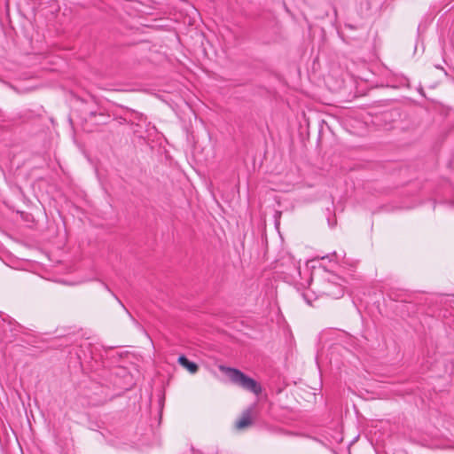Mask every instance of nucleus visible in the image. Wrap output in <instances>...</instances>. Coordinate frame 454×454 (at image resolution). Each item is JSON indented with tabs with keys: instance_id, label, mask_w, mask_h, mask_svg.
Segmentation results:
<instances>
[{
	"instance_id": "3",
	"label": "nucleus",
	"mask_w": 454,
	"mask_h": 454,
	"mask_svg": "<svg viewBox=\"0 0 454 454\" xmlns=\"http://www.w3.org/2000/svg\"><path fill=\"white\" fill-rule=\"evenodd\" d=\"M254 407L251 406L243 411L240 418L235 422V428L239 431L244 430L253 425Z\"/></svg>"
},
{
	"instance_id": "2",
	"label": "nucleus",
	"mask_w": 454,
	"mask_h": 454,
	"mask_svg": "<svg viewBox=\"0 0 454 454\" xmlns=\"http://www.w3.org/2000/svg\"><path fill=\"white\" fill-rule=\"evenodd\" d=\"M344 280L338 275L328 273L318 286V292L325 296L339 299L344 295Z\"/></svg>"
},
{
	"instance_id": "1",
	"label": "nucleus",
	"mask_w": 454,
	"mask_h": 454,
	"mask_svg": "<svg viewBox=\"0 0 454 454\" xmlns=\"http://www.w3.org/2000/svg\"><path fill=\"white\" fill-rule=\"evenodd\" d=\"M219 369L228 377L232 384L238 386L239 387L251 392L256 395L262 393V389L261 384L255 380L246 375L240 370L223 365H221Z\"/></svg>"
},
{
	"instance_id": "4",
	"label": "nucleus",
	"mask_w": 454,
	"mask_h": 454,
	"mask_svg": "<svg viewBox=\"0 0 454 454\" xmlns=\"http://www.w3.org/2000/svg\"><path fill=\"white\" fill-rule=\"evenodd\" d=\"M178 363L184 368H185L189 372L194 374L199 371V366L197 364L191 362L185 356H180L178 357Z\"/></svg>"
}]
</instances>
